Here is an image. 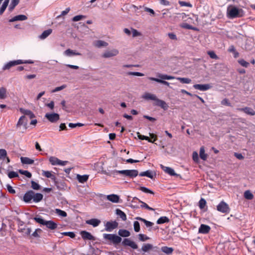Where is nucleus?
Wrapping results in <instances>:
<instances>
[{
	"label": "nucleus",
	"mask_w": 255,
	"mask_h": 255,
	"mask_svg": "<svg viewBox=\"0 0 255 255\" xmlns=\"http://www.w3.org/2000/svg\"><path fill=\"white\" fill-rule=\"evenodd\" d=\"M245 15L244 10L235 5H229L227 8V16L230 19L240 18Z\"/></svg>",
	"instance_id": "1"
},
{
	"label": "nucleus",
	"mask_w": 255,
	"mask_h": 255,
	"mask_svg": "<svg viewBox=\"0 0 255 255\" xmlns=\"http://www.w3.org/2000/svg\"><path fill=\"white\" fill-rule=\"evenodd\" d=\"M104 173L109 176H113V177H115L118 174H121L131 178H133L137 176L138 172L137 170L135 169L123 170H114L108 173L104 172Z\"/></svg>",
	"instance_id": "2"
},
{
	"label": "nucleus",
	"mask_w": 255,
	"mask_h": 255,
	"mask_svg": "<svg viewBox=\"0 0 255 255\" xmlns=\"http://www.w3.org/2000/svg\"><path fill=\"white\" fill-rule=\"evenodd\" d=\"M157 77L158 78H156L154 77H149L148 79L151 81H154L156 82H158L159 83L162 84L164 85L169 86V83L165 81L166 80H172L175 79V77L172 76L168 75L166 74H160L158 73L157 74Z\"/></svg>",
	"instance_id": "3"
},
{
	"label": "nucleus",
	"mask_w": 255,
	"mask_h": 255,
	"mask_svg": "<svg viewBox=\"0 0 255 255\" xmlns=\"http://www.w3.org/2000/svg\"><path fill=\"white\" fill-rule=\"evenodd\" d=\"M34 61L31 60H16L10 61L6 63L2 67L3 70L9 69L12 66L22 64H33Z\"/></svg>",
	"instance_id": "4"
},
{
	"label": "nucleus",
	"mask_w": 255,
	"mask_h": 255,
	"mask_svg": "<svg viewBox=\"0 0 255 255\" xmlns=\"http://www.w3.org/2000/svg\"><path fill=\"white\" fill-rule=\"evenodd\" d=\"M34 220L38 223L45 226L50 230H55L57 228V224L53 221H46L41 217H35Z\"/></svg>",
	"instance_id": "5"
},
{
	"label": "nucleus",
	"mask_w": 255,
	"mask_h": 255,
	"mask_svg": "<svg viewBox=\"0 0 255 255\" xmlns=\"http://www.w3.org/2000/svg\"><path fill=\"white\" fill-rule=\"evenodd\" d=\"M103 237L105 239L111 241L115 245L118 244L122 241V238L115 234H104Z\"/></svg>",
	"instance_id": "6"
},
{
	"label": "nucleus",
	"mask_w": 255,
	"mask_h": 255,
	"mask_svg": "<svg viewBox=\"0 0 255 255\" xmlns=\"http://www.w3.org/2000/svg\"><path fill=\"white\" fill-rule=\"evenodd\" d=\"M119 53V51L118 49L113 48L112 49H109L106 50L102 54V57L104 58H109L112 57H115L118 55Z\"/></svg>",
	"instance_id": "7"
},
{
	"label": "nucleus",
	"mask_w": 255,
	"mask_h": 255,
	"mask_svg": "<svg viewBox=\"0 0 255 255\" xmlns=\"http://www.w3.org/2000/svg\"><path fill=\"white\" fill-rule=\"evenodd\" d=\"M217 209L218 211L225 214L229 213L230 210L229 205L224 201H221L217 205Z\"/></svg>",
	"instance_id": "8"
},
{
	"label": "nucleus",
	"mask_w": 255,
	"mask_h": 255,
	"mask_svg": "<svg viewBox=\"0 0 255 255\" xmlns=\"http://www.w3.org/2000/svg\"><path fill=\"white\" fill-rule=\"evenodd\" d=\"M49 161L52 165L65 166L68 163V161H62L55 156H50Z\"/></svg>",
	"instance_id": "9"
},
{
	"label": "nucleus",
	"mask_w": 255,
	"mask_h": 255,
	"mask_svg": "<svg viewBox=\"0 0 255 255\" xmlns=\"http://www.w3.org/2000/svg\"><path fill=\"white\" fill-rule=\"evenodd\" d=\"M45 117L51 123H55L59 120V115L57 113H46Z\"/></svg>",
	"instance_id": "10"
},
{
	"label": "nucleus",
	"mask_w": 255,
	"mask_h": 255,
	"mask_svg": "<svg viewBox=\"0 0 255 255\" xmlns=\"http://www.w3.org/2000/svg\"><path fill=\"white\" fill-rule=\"evenodd\" d=\"M193 87L195 89L201 91H206L212 88V86L209 84H195Z\"/></svg>",
	"instance_id": "11"
},
{
	"label": "nucleus",
	"mask_w": 255,
	"mask_h": 255,
	"mask_svg": "<svg viewBox=\"0 0 255 255\" xmlns=\"http://www.w3.org/2000/svg\"><path fill=\"white\" fill-rule=\"evenodd\" d=\"M33 195H34V191L32 190H29L27 192H26L23 197V200L25 203H30L33 200Z\"/></svg>",
	"instance_id": "12"
},
{
	"label": "nucleus",
	"mask_w": 255,
	"mask_h": 255,
	"mask_svg": "<svg viewBox=\"0 0 255 255\" xmlns=\"http://www.w3.org/2000/svg\"><path fill=\"white\" fill-rule=\"evenodd\" d=\"M118 223L116 221L107 222L105 225V230L108 232H111L117 228Z\"/></svg>",
	"instance_id": "13"
},
{
	"label": "nucleus",
	"mask_w": 255,
	"mask_h": 255,
	"mask_svg": "<svg viewBox=\"0 0 255 255\" xmlns=\"http://www.w3.org/2000/svg\"><path fill=\"white\" fill-rule=\"evenodd\" d=\"M122 244L125 246H129L133 249H136L138 247L135 242L128 238L124 239Z\"/></svg>",
	"instance_id": "14"
},
{
	"label": "nucleus",
	"mask_w": 255,
	"mask_h": 255,
	"mask_svg": "<svg viewBox=\"0 0 255 255\" xmlns=\"http://www.w3.org/2000/svg\"><path fill=\"white\" fill-rule=\"evenodd\" d=\"M27 120L24 116H22L19 119L16 126L17 128H20L21 126H23L24 128L26 129L27 128Z\"/></svg>",
	"instance_id": "15"
},
{
	"label": "nucleus",
	"mask_w": 255,
	"mask_h": 255,
	"mask_svg": "<svg viewBox=\"0 0 255 255\" xmlns=\"http://www.w3.org/2000/svg\"><path fill=\"white\" fill-rule=\"evenodd\" d=\"M82 238L84 240H95L94 237L91 235V233L85 231H83L80 232Z\"/></svg>",
	"instance_id": "16"
},
{
	"label": "nucleus",
	"mask_w": 255,
	"mask_h": 255,
	"mask_svg": "<svg viewBox=\"0 0 255 255\" xmlns=\"http://www.w3.org/2000/svg\"><path fill=\"white\" fill-rule=\"evenodd\" d=\"M160 167L161 169L166 173L168 174L171 176H176L177 174L175 172L173 169L171 167L164 166V165L161 164Z\"/></svg>",
	"instance_id": "17"
},
{
	"label": "nucleus",
	"mask_w": 255,
	"mask_h": 255,
	"mask_svg": "<svg viewBox=\"0 0 255 255\" xmlns=\"http://www.w3.org/2000/svg\"><path fill=\"white\" fill-rule=\"evenodd\" d=\"M211 228L208 225L201 224L198 230L199 233L206 234L209 232Z\"/></svg>",
	"instance_id": "18"
},
{
	"label": "nucleus",
	"mask_w": 255,
	"mask_h": 255,
	"mask_svg": "<svg viewBox=\"0 0 255 255\" xmlns=\"http://www.w3.org/2000/svg\"><path fill=\"white\" fill-rule=\"evenodd\" d=\"M149 135L151 138H154L153 141H152L150 138H149L148 136L143 135H138V137L139 139L141 140H145L148 141L149 142L153 143L156 139V136L153 133H149Z\"/></svg>",
	"instance_id": "19"
},
{
	"label": "nucleus",
	"mask_w": 255,
	"mask_h": 255,
	"mask_svg": "<svg viewBox=\"0 0 255 255\" xmlns=\"http://www.w3.org/2000/svg\"><path fill=\"white\" fill-rule=\"evenodd\" d=\"M93 44L95 47L99 48L107 47L109 45L108 42L102 40L94 41Z\"/></svg>",
	"instance_id": "20"
},
{
	"label": "nucleus",
	"mask_w": 255,
	"mask_h": 255,
	"mask_svg": "<svg viewBox=\"0 0 255 255\" xmlns=\"http://www.w3.org/2000/svg\"><path fill=\"white\" fill-rule=\"evenodd\" d=\"M107 199L113 203H117L119 202L120 197L118 195L113 194L107 195Z\"/></svg>",
	"instance_id": "21"
},
{
	"label": "nucleus",
	"mask_w": 255,
	"mask_h": 255,
	"mask_svg": "<svg viewBox=\"0 0 255 255\" xmlns=\"http://www.w3.org/2000/svg\"><path fill=\"white\" fill-rule=\"evenodd\" d=\"M64 54L68 57H72L73 56L81 55V54L79 52H77L76 51L68 49L65 50L64 52Z\"/></svg>",
	"instance_id": "22"
},
{
	"label": "nucleus",
	"mask_w": 255,
	"mask_h": 255,
	"mask_svg": "<svg viewBox=\"0 0 255 255\" xmlns=\"http://www.w3.org/2000/svg\"><path fill=\"white\" fill-rule=\"evenodd\" d=\"M27 19V17L26 15H23V14H20V15H16V16H14L12 18L10 19L9 20V22H14L15 21H23V20H26Z\"/></svg>",
	"instance_id": "23"
},
{
	"label": "nucleus",
	"mask_w": 255,
	"mask_h": 255,
	"mask_svg": "<svg viewBox=\"0 0 255 255\" xmlns=\"http://www.w3.org/2000/svg\"><path fill=\"white\" fill-rule=\"evenodd\" d=\"M155 104L156 106L160 107L161 108H162L164 110H167V109L168 108V106L165 102H164V101H162L161 100H160L158 98L156 100Z\"/></svg>",
	"instance_id": "24"
},
{
	"label": "nucleus",
	"mask_w": 255,
	"mask_h": 255,
	"mask_svg": "<svg viewBox=\"0 0 255 255\" xmlns=\"http://www.w3.org/2000/svg\"><path fill=\"white\" fill-rule=\"evenodd\" d=\"M19 111L24 115L27 116L30 119H32L35 117L34 114L30 110H26L23 108H20Z\"/></svg>",
	"instance_id": "25"
},
{
	"label": "nucleus",
	"mask_w": 255,
	"mask_h": 255,
	"mask_svg": "<svg viewBox=\"0 0 255 255\" xmlns=\"http://www.w3.org/2000/svg\"><path fill=\"white\" fill-rule=\"evenodd\" d=\"M86 223L87 224L93 226L94 227H96L99 226L101 223V221L100 220L97 219H92L87 220Z\"/></svg>",
	"instance_id": "26"
},
{
	"label": "nucleus",
	"mask_w": 255,
	"mask_h": 255,
	"mask_svg": "<svg viewBox=\"0 0 255 255\" xmlns=\"http://www.w3.org/2000/svg\"><path fill=\"white\" fill-rule=\"evenodd\" d=\"M77 179L78 181L81 183H84L86 182L88 178H89V175H81L80 174H77L76 176Z\"/></svg>",
	"instance_id": "27"
},
{
	"label": "nucleus",
	"mask_w": 255,
	"mask_h": 255,
	"mask_svg": "<svg viewBox=\"0 0 255 255\" xmlns=\"http://www.w3.org/2000/svg\"><path fill=\"white\" fill-rule=\"evenodd\" d=\"M43 196L42 194L34 192L33 201L35 203H38L41 201L43 199Z\"/></svg>",
	"instance_id": "28"
},
{
	"label": "nucleus",
	"mask_w": 255,
	"mask_h": 255,
	"mask_svg": "<svg viewBox=\"0 0 255 255\" xmlns=\"http://www.w3.org/2000/svg\"><path fill=\"white\" fill-rule=\"evenodd\" d=\"M20 161L23 164H32L34 160L27 157H21Z\"/></svg>",
	"instance_id": "29"
},
{
	"label": "nucleus",
	"mask_w": 255,
	"mask_h": 255,
	"mask_svg": "<svg viewBox=\"0 0 255 255\" xmlns=\"http://www.w3.org/2000/svg\"><path fill=\"white\" fill-rule=\"evenodd\" d=\"M144 99L146 100H151L154 101L155 102L157 100V98L156 96L154 94H150V93H145L143 95L142 97Z\"/></svg>",
	"instance_id": "30"
},
{
	"label": "nucleus",
	"mask_w": 255,
	"mask_h": 255,
	"mask_svg": "<svg viewBox=\"0 0 255 255\" xmlns=\"http://www.w3.org/2000/svg\"><path fill=\"white\" fill-rule=\"evenodd\" d=\"M42 175L47 178H49L52 180H55L56 177L55 175L52 173L51 171H42Z\"/></svg>",
	"instance_id": "31"
},
{
	"label": "nucleus",
	"mask_w": 255,
	"mask_h": 255,
	"mask_svg": "<svg viewBox=\"0 0 255 255\" xmlns=\"http://www.w3.org/2000/svg\"><path fill=\"white\" fill-rule=\"evenodd\" d=\"M52 32L51 29H48L44 31L41 35L39 36V38L40 39H44L47 38Z\"/></svg>",
	"instance_id": "32"
},
{
	"label": "nucleus",
	"mask_w": 255,
	"mask_h": 255,
	"mask_svg": "<svg viewBox=\"0 0 255 255\" xmlns=\"http://www.w3.org/2000/svg\"><path fill=\"white\" fill-rule=\"evenodd\" d=\"M139 176H146L151 179L153 178V173L152 171L150 170H146L144 172H140L139 173Z\"/></svg>",
	"instance_id": "33"
},
{
	"label": "nucleus",
	"mask_w": 255,
	"mask_h": 255,
	"mask_svg": "<svg viewBox=\"0 0 255 255\" xmlns=\"http://www.w3.org/2000/svg\"><path fill=\"white\" fill-rule=\"evenodd\" d=\"M118 234L121 237H128L130 236V233L127 230L120 229V230H119V231L118 232Z\"/></svg>",
	"instance_id": "34"
},
{
	"label": "nucleus",
	"mask_w": 255,
	"mask_h": 255,
	"mask_svg": "<svg viewBox=\"0 0 255 255\" xmlns=\"http://www.w3.org/2000/svg\"><path fill=\"white\" fill-rule=\"evenodd\" d=\"M239 110L244 111L245 113L251 116L255 115L254 110L250 108L246 107L245 108L240 109Z\"/></svg>",
	"instance_id": "35"
},
{
	"label": "nucleus",
	"mask_w": 255,
	"mask_h": 255,
	"mask_svg": "<svg viewBox=\"0 0 255 255\" xmlns=\"http://www.w3.org/2000/svg\"><path fill=\"white\" fill-rule=\"evenodd\" d=\"M228 51L229 52H231L233 54V55H234V57L235 58H237L238 57H239V53L238 52H237L236 50V49L235 48V47L233 46V45H231Z\"/></svg>",
	"instance_id": "36"
},
{
	"label": "nucleus",
	"mask_w": 255,
	"mask_h": 255,
	"mask_svg": "<svg viewBox=\"0 0 255 255\" xmlns=\"http://www.w3.org/2000/svg\"><path fill=\"white\" fill-rule=\"evenodd\" d=\"M200 157L203 160H206L207 158V154L205 152L204 147H201L199 152Z\"/></svg>",
	"instance_id": "37"
},
{
	"label": "nucleus",
	"mask_w": 255,
	"mask_h": 255,
	"mask_svg": "<svg viewBox=\"0 0 255 255\" xmlns=\"http://www.w3.org/2000/svg\"><path fill=\"white\" fill-rule=\"evenodd\" d=\"M169 219L166 216H162L159 218L156 223L157 224H162L166 223H168Z\"/></svg>",
	"instance_id": "38"
},
{
	"label": "nucleus",
	"mask_w": 255,
	"mask_h": 255,
	"mask_svg": "<svg viewBox=\"0 0 255 255\" xmlns=\"http://www.w3.org/2000/svg\"><path fill=\"white\" fill-rule=\"evenodd\" d=\"M6 97V89L4 87H0V99H4Z\"/></svg>",
	"instance_id": "39"
},
{
	"label": "nucleus",
	"mask_w": 255,
	"mask_h": 255,
	"mask_svg": "<svg viewBox=\"0 0 255 255\" xmlns=\"http://www.w3.org/2000/svg\"><path fill=\"white\" fill-rule=\"evenodd\" d=\"M117 214L120 216V217L123 220L126 221L127 220V216L126 214L120 209L116 210Z\"/></svg>",
	"instance_id": "40"
},
{
	"label": "nucleus",
	"mask_w": 255,
	"mask_h": 255,
	"mask_svg": "<svg viewBox=\"0 0 255 255\" xmlns=\"http://www.w3.org/2000/svg\"><path fill=\"white\" fill-rule=\"evenodd\" d=\"M153 248V246L152 245L150 244H144L141 248V250L144 252H147L148 251L151 250Z\"/></svg>",
	"instance_id": "41"
},
{
	"label": "nucleus",
	"mask_w": 255,
	"mask_h": 255,
	"mask_svg": "<svg viewBox=\"0 0 255 255\" xmlns=\"http://www.w3.org/2000/svg\"><path fill=\"white\" fill-rule=\"evenodd\" d=\"M175 79L184 84H189L191 82V80L188 78L175 77Z\"/></svg>",
	"instance_id": "42"
},
{
	"label": "nucleus",
	"mask_w": 255,
	"mask_h": 255,
	"mask_svg": "<svg viewBox=\"0 0 255 255\" xmlns=\"http://www.w3.org/2000/svg\"><path fill=\"white\" fill-rule=\"evenodd\" d=\"M9 0H5L4 1L1 7L0 8V14H2L3 13L6 7L7 6Z\"/></svg>",
	"instance_id": "43"
},
{
	"label": "nucleus",
	"mask_w": 255,
	"mask_h": 255,
	"mask_svg": "<svg viewBox=\"0 0 255 255\" xmlns=\"http://www.w3.org/2000/svg\"><path fill=\"white\" fill-rule=\"evenodd\" d=\"M136 219L138 220L141 221L142 222H143L147 227H151L153 224L152 222L147 221L145 219L142 218L141 217H137Z\"/></svg>",
	"instance_id": "44"
},
{
	"label": "nucleus",
	"mask_w": 255,
	"mask_h": 255,
	"mask_svg": "<svg viewBox=\"0 0 255 255\" xmlns=\"http://www.w3.org/2000/svg\"><path fill=\"white\" fill-rule=\"evenodd\" d=\"M161 251L166 254H171L173 252V249L170 247H163L161 248Z\"/></svg>",
	"instance_id": "45"
},
{
	"label": "nucleus",
	"mask_w": 255,
	"mask_h": 255,
	"mask_svg": "<svg viewBox=\"0 0 255 255\" xmlns=\"http://www.w3.org/2000/svg\"><path fill=\"white\" fill-rule=\"evenodd\" d=\"M253 194L250 190H247L244 192V197L248 200H252L253 198Z\"/></svg>",
	"instance_id": "46"
},
{
	"label": "nucleus",
	"mask_w": 255,
	"mask_h": 255,
	"mask_svg": "<svg viewBox=\"0 0 255 255\" xmlns=\"http://www.w3.org/2000/svg\"><path fill=\"white\" fill-rule=\"evenodd\" d=\"M55 213L61 217H65L67 216V213L66 212L59 209H55Z\"/></svg>",
	"instance_id": "47"
},
{
	"label": "nucleus",
	"mask_w": 255,
	"mask_h": 255,
	"mask_svg": "<svg viewBox=\"0 0 255 255\" xmlns=\"http://www.w3.org/2000/svg\"><path fill=\"white\" fill-rule=\"evenodd\" d=\"M139 202L141 203L140 207L142 208H145L147 210H150V211H154V209L151 207H150L147 204L139 200Z\"/></svg>",
	"instance_id": "48"
},
{
	"label": "nucleus",
	"mask_w": 255,
	"mask_h": 255,
	"mask_svg": "<svg viewBox=\"0 0 255 255\" xmlns=\"http://www.w3.org/2000/svg\"><path fill=\"white\" fill-rule=\"evenodd\" d=\"M31 188L36 190H39L40 189V185L34 181H31Z\"/></svg>",
	"instance_id": "49"
},
{
	"label": "nucleus",
	"mask_w": 255,
	"mask_h": 255,
	"mask_svg": "<svg viewBox=\"0 0 255 255\" xmlns=\"http://www.w3.org/2000/svg\"><path fill=\"white\" fill-rule=\"evenodd\" d=\"M206 205V200L203 198H201L199 202V208L201 209H203L205 208Z\"/></svg>",
	"instance_id": "50"
},
{
	"label": "nucleus",
	"mask_w": 255,
	"mask_h": 255,
	"mask_svg": "<svg viewBox=\"0 0 255 255\" xmlns=\"http://www.w3.org/2000/svg\"><path fill=\"white\" fill-rule=\"evenodd\" d=\"M19 172L28 178H31L32 176L31 173L27 170H19Z\"/></svg>",
	"instance_id": "51"
},
{
	"label": "nucleus",
	"mask_w": 255,
	"mask_h": 255,
	"mask_svg": "<svg viewBox=\"0 0 255 255\" xmlns=\"http://www.w3.org/2000/svg\"><path fill=\"white\" fill-rule=\"evenodd\" d=\"M192 158L193 161L196 163H199V155L196 151H194L192 154Z\"/></svg>",
	"instance_id": "52"
},
{
	"label": "nucleus",
	"mask_w": 255,
	"mask_h": 255,
	"mask_svg": "<svg viewBox=\"0 0 255 255\" xmlns=\"http://www.w3.org/2000/svg\"><path fill=\"white\" fill-rule=\"evenodd\" d=\"M7 156V152L4 149H0V159H3Z\"/></svg>",
	"instance_id": "53"
},
{
	"label": "nucleus",
	"mask_w": 255,
	"mask_h": 255,
	"mask_svg": "<svg viewBox=\"0 0 255 255\" xmlns=\"http://www.w3.org/2000/svg\"><path fill=\"white\" fill-rule=\"evenodd\" d=\"M134 230L135 232H138L140 231V225L138 222L134 221L133 223Z\"/></svg>",
	"instance_id": "54"
},
{
	"label": "nucleus",
	"mask_w": 255,
	"mask_h": 255,
	"mask_svg": "<svg viewBox=\"0 0 255 255\" xmlns=\"http://www.w3.org/2000/svg\"><path fill=\"white\" fill-rule=\"evenodd\" d=\"M60 234L61 235L68 236V237H70L71 238H73L75 236L74 233L72 232H63V233H60Z\"/></svg>",
	"instance_id": "55"
},
{
	"label": "nucleus",
	"mask_w": 255,
	"mask_h": 255,
	"mask_svg": "<svg viewBox=\"0 0 255 255\" xmlns=\"http://www.w3.org/2000/svg\"><path fill=\"white\" fill-rule=\"evenodd\" d=\"M138 238L140 241L142 242L148 240L149 239V238L147 236L142 234H139L138 235Z\"/></svg>",
	"instance_id": "56"
},
{
	"label": "nucleus",
	"mask_w": 255,
	"mask_h": 255,
	"mask_svg": "<svg viewBox=\"0 0 255 255\" xmlns=\"http://www.w3.org/2000/svg\"><path fill=\"white\" fill-rule=\"evenodd\" d=\"M179 3L181 6H188L191 7L192 5L189 3L184 1H179Z\"/></svg>",
	"instance_id": "57"
},
{
	"label": "nucleus",
	"mask_w": 255,
	"mask_h": 255,
	"mask_svg": "<svg viewBox=\"0 0 255 255\" xmlns=\"http://www.w3.org/2000/svg\"><path fill=\"white\" fill-rule=\"evenodd\" d=\"M128 75L136 76H143L144 75L143 73L138 72H129L128 73Z\"/></svg>",
	"instance_id": "58"
},
{
	"label": "nucleus",
	"mask_w": 255,
	"mask_h": 255,
	"mask_svg": "<svg viewBox=\"0 0 255 255\" xmlns=\"http://www.w3.org/2000/svg\"><path fill=\"white\" fill-rule=\"evenodd\" d=\"M238 62L241 64L242 66L245 67H248L249 65V63L246 61L244 59H240L238 61Z\"/></svg>",
	"instance_id": "59"
},
{
	"label": "nucleus",
	"mask_w": 255,
	"mask_h": 255,
	"mask_svg": "<svg viewBox=\"0 0 255 255\" xmlns=\"http://www.w3.org/2000/svg\"><path fill=\"white\" fill-rule=\"evenodd\" d=\"M66 85H63L60 87H57L56 88H55L54 89H53L52 91V93H55V92H58L59 91H61L64 89H65L66 87Z\"/></svg>",
	"instance_id": "60"
},
{
	"label": "nucleus",
	"mask_w": 255,
	"mask_h": 255,
	"mask_svg": "<svg viewBox=\"0 0 255 255\" xmlns=\"http://www.w3.org/2000/svg\"><path fill=\"white\" fill-rule=\"evenodd\" d=\"M8 176L9 178H12L18 176V174L15 171H10L8 174Z\"/></svg>",
	"instance_id": "61"
},
{
	"label": "nucleus",
	"mask_w": 255,
	"mask_h": 255,
	"mask_svg": "<svg viewBox=\"0 0 255 255\" xmlns=\"http://www.w3.org/2000/svg\"><path fill=\"white\" fill-rule=\"evenodd\" d=\"M140 190L144 193L153 194V191L145 187H141Z\"/></svg>",
	"instance_id": "62"
},
{
	"label": "nucleus",
	"mask_w": 255,
	"mask_h": 255,
	"mask_svg": "<svg viewBox=\"0 0 255 255\" xmlns=\"http://www.w3.org/2000/svg\"><path fill=\"white\" fill-rule=\"evenodd\" d=\"M208 54L212 59H217L218 58L217 55L215 53V52L214 51H209L208 52Z\"/></svg>",
	"instance_id": "63"
},
{
	"label": "nucleus",
	"mask_w": 255,
	"mask_h": 255,
	"mask_svg": "<svg viewBox=\"0 0 255 255\" xmlns=\"http://www.w3.org/2000/svg\"><path fill=\"white\" fill-rule=\"evenodd\" d=\"M42 230L40 229H37L35 231L32 233V235L34 237H39V234L41 233Z\"/></svg>",
	"instance_id": "64"
}]
</instances>
